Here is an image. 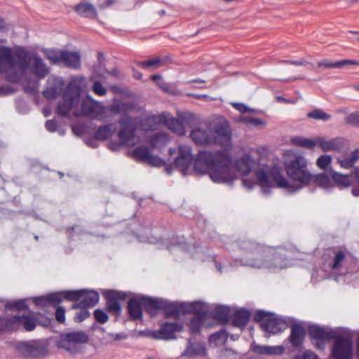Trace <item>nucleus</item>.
<instances>
[{
    "mask_svg": "<svg viewBox=\"0 0 359 359\" xmlns=\"http://www.w3.org/2000/svg\"><path fill=\"white\" fill-rule=\"evenodd\" d=\"M190 137L198 145L218 144L223 149V151L217 152L200 151L194 161L196 173L208 174L210 179L217 183H230L236 179V175L231 168V130L226 118L219 117L211 123L196 128Z\"/></svg>",
    "mask_w": 359,
    "mask_h": 359,
    "instance_id": "f257e3e1",
    "label": "nucleus"
},
{
    "mask_svg": "<svg viewBox=\"0 0 359 359\" xmlns=\"http://www.w3.org/2000/svg\"><path fill=\"white\" fill-rule=\"evenodd\" d=\"M308 164V160L303 155L292 150L287 151L284 154V168L288 177L295 182L297 186L294 187L282 175L278 166L269 168L266 165H259L255 171V177L252 180L243 179V184L248 189H251L255 184H259L266 194V189L274 186L286 189L289 191H294L309 185L312 181V174L309 170Z\"/></svg>",
    "mask_w": 359,
    "mask_h": 359,
    "instance_id": "f03ea898",
    "label": "nucleus"
},
{
    "mask_svg": "<svg viewBox=\"0 0 359 359\" xmlns=\"http://www.w3.org/2000/svg\"><path fill=\"white\" fill-rule=\"evenodd\" d=\"M28 72L41 79L49 74L50 70L36 54L29 55L23 49L13 51L8 47L0 46V73H4L9 81L18 83Z\"/></svg>",
    "mask_w": 359,
    "mask_h": 359,
    "instance_id": "7ed1b4c3",
    "label": "nucleus"
},
{
    "mask_svg": "<svg viewBox=\"0 0 359 359\" xmlns=\"http://www.w3.org/2000/svg\"><path fill=\"white\" fill-rule=\"evenodd\" d=\"M109 107L103 106L100 102L88 98L79 103V90L69 86L62 96V100L57 106V112L62 116L72 113L74 116H87L90 118L104 120L113 114L129 110L132 107L130 102H114Z\"/></svg>",
    "mask_w": 359,
    "mask_h": 359,
    "instance_id": "20e7f679",
    "label": "nucleus"
},
{
    "mask_svg": "<svg viewBox=\"0 0 359 359\" xmlns=\"http://www.w3.org/2000/svg\"><path fill=\"white\" fill-rule=\"evenodd\" d=\"M241 248L245 253L241 260L242 265L273 270L290 265L291 252L285 248L266 246L252 241L243 242Z\"/></svg>",
    "mask_w": 359,
    "mask_h": 359,
    "instance_id": "39448f33",
    "label": "nucleus"
},
{
    "mask_svg": "<svg viewBox=\"0 0 359 359\" xmlns=\"http://www.w3.org/2000/svg\"><path fill=\"white\" fill-rule=\"evenodd\" d=\"M88 341V334L83 331H74L62 334L57 341V346L72 353L81 351V345Z\"/></svg>",
    "mask_w": 359,
    "mask_h": 359,
    "instance_id": "423d86ee",
    "label": "nucleus"
},
{
    "mask_svg": "<svg viewBox=\"0 0 359 359\" xmlns=\"http://www.w3.org/2000/svg\"><path fill=\"white\" fill-rule=\"evenodd\" d=\"M135 119L128 116H123L118 121L120 129L118 131V137L121 142L120 144L127 147H133L140 142V138L137 136Z\"/></svg>",
    "mask_w": 359,
    "mask_h": 359,
    "instance_id": "0eeeda50",
    "label": "nucleus"
},
{
    "mask_svg": "<svg viewBox=\"0 0 359 359\" xmlns=\"http://www.w3.org/2000/svg\"><path fill=\"white\" fill-rule=\"evenodd\" d=\"M19 355L24 358H37L48 355L47 344L41 340L20 342L16 345Z\"/></svg>",
    "mask_w": 359,
    "mask_h": 359,
    "instance_id": "6e6552de",
    "label": "nucleus"
},
{
    "mask_svg": "<svg viewBox=\"0 0 359 359\" xmlns=\"http://www.w3.org/2000/svg\"><path fill=\"white\" fill-rule=\"evenodd\" d=\"M254 319L255 321H262L261 327L266 332L278 334L286 328L285 323L272 314H269L263 311H258Z\"/></svg>",
    "mask_w": 359,
    "mask_h": 359,
    "instance_id": "1a4fd4ad",
    "label": "nucleus"
},
{
    "mask_svg": "<svg viewBox=\"0 0 359 359\" xmlns=\"http://www.w3.org/2000/svg\"><path fill=\"white\" fill-rule=\"evenodd\" d=\"M349 145V141L342 137L326 139L322 136L316 137V147L318 146L323 152L340 151Z\"/></svg>",
    "mask_w": 359,
    "mask_h": 359,
    "instance_id": "9d476101",
    "label": "nucleus"
},
{
    "mask_svg": "<svg viewBox=\"0 0 359 359\" xmlns=\"http://www.w3.org/2000/svg\"><path fill=\"white\" fill-rule=\"evenodd\" d=\"M353 353V343L346 337H337L335 339L332 354L335 359H351Z\"/></svg>",
    "mask_w": 359,
    "mask_h": 359,
    "instance_id": "9b49d317",
    "label": "nucleus"
},
{
    "mask_svg": "<svg viewBox=\"0 0 359 359\" xmlns=\"http://www.w3.org/2000/svg\"><path fill=\"white\" fill-rule=\"evenodd\" d=\"M142 304L146 311L151 316L155 315L158 309H170L168 316H175L177 313V310L173 305H167L166 302L162 299L142 297Z\"/></svg>",
    "mask_w": 359,
    "mask_h": 359,
    "instance_id": "f8f14e48",
    "label": "nucleus"
},
{
    "mask_svg": "<svg viewBox=\"0 0 359 359\" xmlns=\"http://www.w3.org/2000/svg\"><path fill=\"white\" fill-rule=\"evenodd\" d=\"M185 116L180 115L175 118L169 114L163 113L158 116V121L165 125L170 130L179 135H183L185 133L184 130Z\"/></svg>",
    "mask_w": 359,
    "mask_h": 359,
    "instance_id": "ddd939ff",
    "label": "nucleus"
},
{
    "mask_svg": "<svg viewBox=\"0 0 359 359\" xmlns=\"http://www.w3.org/2000/svg\"><path fill=\"white\" fill-rule=\"evenodd\" d=\"M180 323H165L161 325L160 329L154 333L156 338L163 340H170L176 338L175 334L182 330Z\"/></svg>",
    "mask_w": 359,
    "mask_h": 359,
    "instance_id": "4468645a",
    "label": "nucleus"
},
{
    "mask_svg": "<svg viewBox=\"0 0 359 359\" xmlns=\"http://www.w3.org/2000/svg\"><path fill=\"white\" fill-rule=\"evenodd\" d=\"M255 164L252 157L248 154H245L235 161L234 167L240 175L247 176L254 170Z\"/></svg>",
    "mask_w": 359,
    "mask_h": 359,
    "instance_id": "2eb2a0df",
    "label": "nucleus"
},
{
    "mask_svg": "<svg viewBox=\"0 0 359 359\" xmlns=\"http://www.w3.org/2000/svg\"><path fill=\"white\" fill-rule=\"evenodd\" d=\"M104 296L107 300V306L109 311L114 314H119L121 308L118 301L123 299L125 294L121 292L110 290L105 292Z\"/></svg>",
    "mask_w": 359,
    "mask_h": 359,
    "instance_id": "dca6fc26",
    "label": "nucleus"
},
{
    "mask_svg": "<svg viewBox=\"0 0 359 359\" xmlns=\"http://www.w3.org/2000/svg\"><path fill=\"white\" fill-rule=\"evenodd\" d=\"M99 301V294L95 291L81 290L79 302L72 309H84L94 306Z\"/></svg>",
    "mask_w": 359,
    "mask_h": 359,
    "instance_id": "f3484780",
    "label": "nucleus"
},
{
    "mask_svg": "<svg viewBox=\"0 0 359 359\" xmlns=\"http://www.w3.org/2000/svg\"><path fill=\"white\" fill-rule=\"evenodd\" d=\"M359 161V148L355 149L349 154L340 155L337 158V162L343 169H350L353 168L355 164Z\"/></svg>",
    "mask_w": 359,
    "mask_h": 359,
    "instance_id": "a211bd4d",
    "label": "nucleus"
},
{
    "mask_svg": "<svg viewBox=\"0 0 359 359\" xmlns=\"http://www.w3.org/2000/svg\"><path fill=\"white\" fill-rule=\"evenodd\" d=\"M305 337V329L300 325H294L291 328L290 341L294 348H299Z\"/></svg>",
    "mask_w": 359,
    "mask_h": 359,
    "instance_id": "6ab92c4d",
    "label": "nucleus"
},
{
    "mask_svg": "<svg viewBox=\"0 0 359 359\" xmlns=\"http://www.w3.org/2000/svg\"><path fill=\"white\" fill-rule=\"evenodd\" d=\"M61 62L69 67L77 69L81 65L80 55L77 52L63 50Z\"/></svg>",
    "mask_w": 359,
    "mask_h": 359,
    "instance_id": "aec40b11",
    "label": "nucleus"
},
{
    "mask_svg": "<svg viewBox=\"0 0 359 359\" xmlns=\"http://www.w3.org/2000/svg\"><path fill=\"white\" fill-rule=\"evenodd\" d=\"M252 350L254 353L264 355H280L284 352V347L282 346H260L255 345Z\"/></svg>",
    "mask_w": 359,
    "mask_h": 359,
    "instance_id": "412c9836",
    "label": "nucleus"
},
{
    "mask_svg": "<svg viewBox=\"0 0 359 359\" xmlns=\"http://www.w3.org/2000/svg\"><path fill=\"white\" fill-rule=\"evenodd\" d=\"M205 353L206 350L204 345L200 343H191L189 341V345L182 355L191 358L196 355H204Z\"/></svg>",
    "mask_w": 359,
    "mask_h": 359,
    "instance_id": "4be33fe9",
    "label": "nucleus"
},
{
    "mask_svg": "<svg viewBox=\"0 0 359 359\" xmlns=\"http://www.w3.org/2000/svg\"><path fill=\"white\" fill-rule=\"evenodd\" d=\"M142 299H132L128 303L130 316L134 320L141 319L142 317Z\"/></svg>",
    "mask_w": 359,
    "mask_h": 359,
    "instance_id": "5701e85b",
    "label": "nucleus"
},
{
    "mask_svg": "<svg viewBox=\"0 0 359 359\" xmlns=\"http://www.w3.org/2000/svg\"><path fill=\"white\" fill-rule=\"evenodd\" d=\"M348 65H359V62L351 60H344L338 62H332L328 60H323L318 62V67L325 68H341Z\"/></svg>",
    "mask_w": 359,
    "mask_h": 359,
    "instance_id": "b1692460",
    "label": "nucleus"
},
{
    "mask_svg": "<svg viewBox=\"0 0 359 359\" xmlns=\"http://www.w3.org/2000/svg\"><path fill=\"white\" fill-rule=\"evenodd\" d=\"M75 11L80 15L86 18H95L97 15L96 10L94 6L89 3H83L76 6Z\"/></svg>",
    "mask_w": 359,
    "mask_h": 359,
    "instance_id": "393cba45",
    "label": "nucleus"
},
{
    "mask_svg": "<svg viewBox=\"0 0 359 359\" xmlns=\"http://www.w3.org/2000/svg\"><path fill=\"white\" fill-rule=\"evenodd\" d=\"M116 127L114 124H109L100 127L95 133V137L97 140H104L110 137L116 131Z\"/></svg>",
    "mask_w": 359,
    "mask_h": 359,
    "instance_id": "a878e982",
    "label": "nucleus"
},
{
    "mask_svg": "<svg viewBox=\"0 0 359 359\" xmlns=\"http://www.w3.org/2000/svg\"><path fill=\"white\" fill-rule=\"evenodd\" d=\"M250 318V313L244 309H241L235 312L233 324L236 327H242L245 325Z\"/></svg>",
    "mask_w": 359,
    "mask_h": 359,
    "instance_id": "bb28decb",
    "label": "nucleus"
},
{
    "mask_svg": "<svg viewBox=\"0 0 359 359\" xmlns=\"http://www.w3.org/2000/svg\"><path fill=\"white\" fill-rule=\"evenodd\" d=\"M309 333L313 339H330L331 338V333L328 330L318 326L310 327Z\"/></svg>",
    "mask_w": 359,
    "mask_h": 359,
    "instance_id": "cd10ccee",
    "label": "nucleus"
},
{
    "mask_svg": "<svg viewBox=\"0 0 359 359\" xmlns=\"http://www.w3.org/2000/svg\"><path fill=\"white\" fill-rule=\"evenodd\" d=\"M291 142L295 146L313 149L316 147V137L311 139L296 136L291 138Z\"/></svg>",
    "mask_w": 359,
    "mask_h": 359,
    "instance_id": "c85d7f7f",
    "label": "nucleus"
},
{
    "mask_svg": "<svg viewBox=\"0 0 359 359\" xmlns=\"http://www.w3.org/2000/svg\"><path fill=\"white\" fill-rule=\"evenodd\" d=\"M311 182L323 189H327L332 185V181L326 174L312 175Z\"/></svg>",
    "mask_w": 359,
    "mask_h": 359,
    "instance_id": "c756f323",
    "label": "nucleus"
},
{
    "mask_svg": "<svg viewBox=\"0 0 359 359\" xmlns=\"http://www.w3.org/2000/svg\"><path fill=\"white\" fill-rule=\"evenodd\" d=\"M168 142L169 137L165 133H156L149 140L150 144L154 147H161Z\"/></svg>",
    "mask_w": 359,
    "mask_h": 359,
    "instance_id": "7c9ffc66",
    "label": "nucleus"
},
{
    "mask_svg": "<svg viewBox=\"0 0 359 359\" xmlns=\"http://www.w3.org/2000/svg\"><path fill=\"white\" fill-rule=\"evenodd\" d=\"M165 59L156 57L147 61L136 62V65L143 69H157L163 65Z\"/></svg>",
    "mask_w": 359,
    "mask_h": 359,
    "instance_id": "2f4dec72",
    "label": "nucleus"
},
{
    "mask_svg": "<svg viewBox=\"0 0 359 359\" xmlns=\"http://www.w3.org/2000/svg\"><path fill=\"white\" fill-rule=\"evenodd\" d=\"M13 318L15 322H18L19 324L22 325L27 331H32L35 328V321L30 316H15L13 317Z\"/></svg>",
    "mask_w": 359,
    "mask_h": 359,
    "instance_id": "473e14b6",
    "label": "nucleus"
},
{
    "mask_svg": "<svg viewBox=\"0 0 359 359\" xmlns=\"http://www.w3.org/2000/svg\"><path fill=\"white\" fill-rule=\"evenodd\" d=\"M45 57L53 64L60 63L63 50L55 49H46L43 51Z\"/></svg>",
    "mask_w": 359,
    "mask_h": 359,
    "instance_id": "72a5a7b5",
    "label": "nucleus"
},
{
    "mask_svg": "<svg viewBox=\"0 0 359 359\" xmlns=\"http://www.w3.org/2000/svg\"><path fill=\"white\" fill-rule=\"evenodd\" d=\"M213 318L219 322L224 323L229 319V309L227 307L220 306L215 308L212 311Z\"/></svg>",
    "mask_w": 359,
    "mask_h": 359,
    "instance_id": "f704fd0d",
    "label": "nucleus"
},
{
    "mask_svg": "<svg viewBox=\"0 0 359 359\" xmlns=\"http://www.w3.org/2000/svg\"><path fill=\"white\" fill-rule=\"evenodd\" d=\"M334 256L330 266L332 269L336 270L341 266V264L346 256V253L343 250H335L334 251Z\"/></svg>",
    "mask_w": 359,
    "mask_h": 359,
    "instance_id": "c9c22d12",
    "label": "nucleus"
},
{
    "mask_svg": "<svg viewBox=\"0 0 359 359\" xmlns=\"http://www.w3.org/2000/svg\"><path fill=\"white\" fill-rule=\"evenodd\" d=\"M177 163H179L180 161L184 160L187 161H193V156L191 154V149L189 146L182 145L179 147V156L176 158Z\"/></svg>",
    "mask_w": 359,
    "mask_h": 359,
    "instance_id": "e433bc0d",
    "label": "nucleus"
},
{
    "mask_svg": "<svg viewBox=\"0 0 359 359\" xmlns=\"http://www.w3.org/2000/svg\"><path fill=\"white\" fill-rule=\"evenodd\" d=\"M333 181L339 187L346 188L350 186V180L347 175L337 172L332 173Z\"/></svg>",
    "mask_w": 359,
    "mask_h": 359,
    "instance_id": "4c0bfd02",
    "label": "nucleus"
},
{
    "mask_svg": "<svg viewBox=\"0 0 359 359\" xmlns=\"http://www.w3.org/2000/svg\"><path fill=\"white\" fill-rule=\"evenodd\" d=\"M307 116L310 118L315 120H322L327 121L330 120L331 116L329 114L325 113L324 111L320 109H316L307 114Z\"/></svg>",
    "mask_w": 359,
    "mask_h": 359,
    "instance_id": "58836bf2",
    "label": "nucleus"
},
{
    "mask_svg": "<svg viewBox=\"0 0 359 359\" xmlns=\"http://www.w3.org/2000/svg\"><path fill=\"white\" fill-rule=\"evenodd\" d=\"M241 121L246 125L252 126L255 127H264L266 122L259 118L244 116L241 117Z\"/></svg>",
    "mask_w": 359,
    "mask_h": 359,
    "instance_id": "ea45409f",
    "label": "nucleus"
},
{
    "mask_svg": "<svg viewBox=\"0 0 359 359\" xmlns=\"http://www.w3.org/2000/svg\"><path fill=\"white\" fill-rule=\"evenodd\" d=\"M135 157L142 161L146 162L150 155V152L147 147L142 146L134 150Z\"/></svg>",
    "mask_w": 359,
    "mask_h": 359,
    "instance_id": "a19ab883",
    "label": "nucleus"
},
{
    "mask_svg": "<svg viewBox=\"0 0 359 359\" xmlns=\"http://www.w3.org/2000/svg\"><path fill=\"white\" fill-rule=\"evenodd\" d=\"M332 158L327 154L320 156L316 160V165L321 170H325L331 164Z\"/></svg>",
    "mask_w": 359,
    "mask_h": 359,
    "instance_id": "79ce46f5",
    "label": "nucleus"
},
{
    "mask_svg": "<svg viewBox=\"0 0 359 359\" xmlns=\"http://www.w3.org/2000/svg\"><path fill=\"white\" fill-rule=\"evenodd\" d=\"M192 163V161H185L184 159L180 161L179 163H177L175 159L174 165L175 168L178 169L183 175H187L189 172V168Z\"/></svg>",
    "mask_w": 359,
    "mask_h": 359,
    "instance_id": "37998d69",
    "label": "nucleus"
},
{
    "mask_svg": "<svg viewBox=\"0 0 359 359\" xmlns=\"http://www.w3.org/2000/svg\"><path fill=\"white\" fill-rule=\"evenodd\" d=\"M62 297L69 301H75L79 302L81 290L65 291L62 292Z\"/></svg>",
    "mask_w": 359,
    "mask_h": 359,
    "instance_id": "c03bdc74",
    "label": "nucleus"
},
{
    "mask_svg": "<svg viewBox=\"0 0 359 359\" xmlns=\"http://www.w3.org/2000/svg\"><path fill=\"white\" fill-rule=\"evenodd\" d=\"M93 91L99 96L106 95L107 90L99 81H95L92 87Z\"/></svg>",
    "mask_w": 359,
    "mask_h": 359,
    "instance_id": "a18cd8bd",
    "label": "nucleus"
},
{
    "mask_svg": "<svg viewBox=\"0 0 359 359\" xmlns=\"http://www.w3.org/2000/svg\"><path fill=\"white\" fill-rule=\"evenodd\" d=\"M47 297V301L48 302V304H59L62 299V293H54L50 294Z\"/></svg>",
    "mask_w": 359,
    "mask_h": 359,
    "instance_id": "49530a36",
    "label": "nucleus"
},
{
    "mask_svg": "<svg viewBox=\"0 0 359 359\" xmlns=\"http://www.w3.org/2000/svg\"><path fill=\"white\" fill-rule=\"evenodd\" d=\"M146 162L151 165L156 167L163 166L164 165V162L161 158L158 156H153L151 154Z\"/></svg>",
    "mask_w": 359,
    "mask_h": 359,
    "instance_id": "de8ad7c7",
    "label": "nucleus"
},
{
    "mask_svg": "<svg viewBox=\"0 0 359 359\" xmlns=\"http://www.w3.org/2000/svg\"><path fill=\"white\" fill-rule=\"evenodd\" d=\"M60 92L59 88H47L43 92V94L44 97H46L48 99H53L55 98L57 95Z\"/></svg>",
    "mask_w": 359,
    "mask_h": 359,
    "instance_id": "09e8293b",
    "label": "nucleus"
},
{
    "mask_svg": "<svg viewBox=\"0 0 359 359\" xmlns=\"http://www.w3.org/2000/svg\"><path fill=\"white\" fill-rule=\"evenodd\" d=\"M201 325V320L199 317L193 318L189 322V327L193 332H196L199 330Z\"/></svg>",
    "mask_w": 359,
    "mask_h": 359,
    "instance_id": "8fccbe9b",
    "label": "nucleus"
},
{
    "mask_svg": "<svg viewBox=\"0 0 359 359\" xmlns=\"http://www.w3.org/2000/svg\"><path fill=\"white\" fill-rule=\"evenodd\" d=\"M231 105L238 111L241 113H245V112H255V110L253 109L250 108L247 105L243 104V103H238V102H232Z\"/></svg>",
    "mask_w": 359,
    "mask_h": 359,
    "instance_id": "3c124183",
    "label": "nucleus"
},
{
    "mask_svg": "<svg viewBox=\"0 0 359 359\" xmlns=\"http://www.w3.org/2000/svg\"><path fill=\"white\" fill-rule=\"evenodd\" d=\"M293 359H318V356L311 351L307 350L301 354H298Z\"/></svg>",
    "mask_w": 359,
    "mask_h": 359,
    "instance_id": "603ef678",
    "label": "nucleus"
},
{
    "mask_svg": "<svg viewBox=\"0 0 359 359\" xmlns=\"http://www.w3.org/2000/svg\"><path fill=\"white\" fill-rule=\"evenodd\" d=\"M94 316L96 320L100 323H105L108 320V316L107 313L102 310H95L94 312Z\"/></svg>",
    "mask_w": 359,
    "mask_h": 359,
    "instance_id": "864d4df0",
    "label": "nucleus"
},
{
    "mask_svg": "<svg viewBox=\"0 0 359 359\" xmlns=\"http://www.w3.org/2000/svg\"><path fill=\"white\" fill-rule=\"evenodd\" d=\"M220 357L222 359H237V354L231 349L222 351Z\"/></svg>",
    "mask_w": 359,
    "mask_h": 359,
    "instance_id": "5fc2aeb1",
    "label": "nucleus"
},
{
    "mask_svg": "<svg viewBox=\"0 0 359 359\" xmlns=\"http://www.w3.org/2000/svg\"><path fill=\"white\" fill-rule=\"evenodd\" d=\"M55 318L56 320L60 323H62L65 320V309L62 306H58L56 309L55 311Z\"/></svg>",
    "mask_w": 359,
    "mask_h": 359,
    "instance_id": "6e6d98bb",
    "label": "nucleus"
},
{
    "mask_svg": "<svg viewBox=\"0 0 359 359\" xmlns=\"http://www.w3.org/2000/svg\"><path fill=\"white\" fill-rule=\"evenodd\" d=\"M6 307L8 309L15 308L18 310H22L26 309L27 306L25 301L20 300L19 302L7 304Z\"/></svg>",
    "mask_w": 359,
    "mask_h": 359,
    "instance_id": "4d7b16f0",
    "label": "nucleus"
},
{
    "mask_svg": "<svg viewBox=\"0 0 359 359\" xmlns=\"http://www.w3.org/2000/svg\"><path fill=\"white\" fill-rule=\"evenodd\" d=\"M346 121L349 124L359 125V111L349 114L346 118Z\"/></svg>",
    "mask_w": 359,
    "mask_h": 359,
    "instance_id": "13d9d810",
    "label": "nucleus"
},
{
    "mask_svg": "<svg viewBox=\"0 0 359 359\" xmlns=\"http://www.w3.org/2000/svg\"><path fill=\"white\" fill-rule=\"evenodd\" d=\"M226 338H227V336H226L225 332L222 331V332H217V333H215L212 335H211L210 340V341H217L218 339L226 340Z\"/></svg>",
    "mask_w": 359,
    "mask_h": 359,
    "instance_id": "bf43d9fd",
    "label": "nucleus"
},
{
    "mask_svg": "<svg viewBox=\"0 0 359 359\" xmlns=\"http://www.w3.org/2000/svg\"><path fill=\"white\" fill-rule=\"evenodd\" d=\"M280 62L284 63V64H290V65H296V66H304L308 63L304 59H302L298 61H297V60H282V61H280Z\"/></svg>",
    "mask_w": 359,
    "mask_h": 359,
    "instance_id": "052dcab7",
    "label": "nucleus"
},
{
    "mask_svg": "<svg viewBox=\"0 0 359 359\" xmlns=\"http://www.w3.org/2000/svg\"><path fill=\"white\" fill-rule=\"evenodd\" d=\"M34 302L36 304L46 306L48 304V302L47 301V297H38L34 299Z\"/></svg>",
    "mask_w": 359,
    "mask_h": 359,
    "instance_id": "680f3d73",
    "label": "nucleus"
},
{
    "mask_svg": "<svg viewBox=\"0 0 359 359\" xmlns=\"http://www.w3.org/2000/svg\"><path fill=\"white\" fill-rule=\"evenodd\" d=\"M56 123L54 121L50 120L46 123V128L48 131H55L56 130Z\"/></svg>",
    "mask_w": 359,
    "mask_h": 359,
    "instance_id": "e2e57ef3",
    "label": "nucleus"
},
{
    "mask_svg": "<svg viewBox=\"0 0 359 359\" xmlns=\"http://www.w3.org/2000/svg\"><path fill=\"white\" fill-rule=\"evenodd\" d=\"M329 339H315V346L318 349H323L325 342Z\"/></svg>",
    "mask_w": 359,
    "mask_h": 359,
    "instance_id": "0e129e2a",
    "label": "nucleus"
},
{
    "mask_svg": "<svg viewBox=\"0 0 359 359\" xmlns=\"http://www.w3.org/2000/svg\"><path fill=\"white\" fill-rule=\"evenodd\" d=\"M88 316H89V313L88 311H82V312L79 313L76 316V318L78 319L79 321H82L84 319H86Z\"/></svg>",
    "mask_w": 359,
    "mask_h": 359,
    "instance_id": "69168bd1",
    "label": "nucleus"
},
{
    "mask_svg": "<svg viewBox=\"0 0 359 359\" xmlns=\"http://www.w3.org/2000/svg\"><path fill=\"white\" fill-rule=\"evenodd\" d=\"M109 337L114 341L121 340L125 338L124 336H123L121 334H109Z\"/></svg>",
    "mask_w": 359,
    "mask_h": 359,
    "instance_id": "338daca9",
    "label": "nucleus"
},
{
    "mask_svg": "<svg viewBox=\"0 0 359 359\" xmlns=\"http://www.w3.org/2000/svg\"><path fill=\"white\" fill-rule=\"evenodd\" d=\"M116 3V0H106L103 4H102V6L103 7H107V6H111V4H115Z\"/></svg>",
    "mask_w": 359,
    "mask_h": 359,
    "instance_id": "774afa93",
    "label": "nucleus"
}]
</instances>
